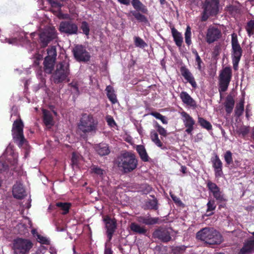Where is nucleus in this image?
I'll return each mask as SVG.
<instances>
[{
	"label": "nucleus",
	"mask_w": 254,
	"mask_h": 254,
	"mask_svg": "<svg viewBox=\"0 0 254 254\" xmlns=\"http://www.w3.org/2000/svg\"><path fill=\"white\" fill-rule=\"evenodd\" d=\"M98 122L91 114H82L77 123V131L81 137L86 139L88 134H94L98 130Z\"/></svg>",
	"instance_id": "1"
},
{
	"label": "nucleus",
	"mask_w": 254,
	"mask_h": 254,
	"mask_svg": "<svg viewBox=\"0 0 254 254\" xmlns=\"http://www.w3.org/2000/svg\"><path fill=\"white\" fill-rule=\"evenodd\" d=\"M196 238L208 245H219L223 242L221 234L211 228H204L199 231Z\"/></svg>",
	"instance_id": "2"
},
{
	"label": "nucleus",
	"mask_w": 254,
	"mask_h": 254,
	"mask_svg": "<svg viewBox=\"0 0 254 254\" xmlns=\"http://www.w3.org/2000/svg\"><path fill=\"white\" fill-rule=\"evenodd\" d=\"M33 246L30 239L22 238H17L11 243L13 254H28Z\"/></svg>",
	"instance_id": "3"
},
{
	"label": "nucleus",
	"mask_w": 254,
	"mask_h": 254,
	"mask_svg": "<svg viewBox=\"0 0 254 254\" xmlns=\"http://www.w3.org/2000/svg\"><path fill=\"white\" fill-rule=\"evenodd\" d=\"M137 165L135 156L132 153L123 154L118 160L119 167L122 168L125 172H129L135 169Z\"/></svg>",
	"instance_id": "4"
},
{
	"label": "nucleus",
	"mask_w": 254,
	"mask_h": 254,
	"mask_svg": "<svg viewBox=\"0 0 254 254\" xmlns=\"http://www.w3.org/2000/svg\"><path fill=\"white\" fill-rule=\"evenodd\" d=\"M24 125L21 119L15 121L12 125V134L14 141L19 147L27 146V141L23 134Z\"/></svg>",
	"instance_id": "5"
},
{
	"label": "nucleus",
	"mask_w": 254,
	"mask_h": 254,
	"mask_svg": "<svg viewBox=\"0 0 254 254\" xmlns=\"http://www.w3.org/2000/svg\"><path fill=\"white\" fill-rule=\"evenodd\" d=\"M219 0H205L202 4L201 21H205L210 16L216 15L219 11Z\"/></svg>",
	"instance_id": "6"
},
{
	"label": "nucleus",
	"mask_w": 254,
	"mask_h": 254,
	"mask_svg": "<svg viewBox=\"0 0 254 254\" xmlns=\"http://www.w3.org/2000/svg\"><path fill=\"white\" fill-rule=\"evenodd\" d=\"M69 73V64L65 62H61L57 65L52 75L53 81L56 83H61L66 79Z\"/></svg>",
	"instance_id": "7"
},
{
	"label": "nucleus",
	"mask_w": 254,
	"mask_h": 254,
	"mask_svg": "<svg viewBox=\"0 0 254 254\" xmlns=\"http://www.w3.org/2000/svg\"><path fill=\"white\" fill-rule=\"evenodd\" d=\"M232 58L234 70L238 69V64L242 55V49L238 42L237 35L235 33L231 35Z\"/></svg>",
	"instance_id": "8"
},
{
	"label": "nucleus",
	"mask_w": 254,
	"mask_h": 254,
	"mask_svg": "<svg viewBox=\"0 0 254 254\" xmlns=\"http://www.w3.org/2000/svg\"><path fill=\"white\" fill-rule=\"evenodd\" d=\"M232 76V69L230 67L223 68L219 75V92L226 91L228 87Z\"/></svg>",
	"instance_id": "9"
},
{
	"label": "nucleus",
	"mask_w": 254,
	"mask_h": 254,
	"mask_svg": "<svg viewBox=\"0 0 254 254\" xmlns=\"http://www.w3.org/2000/svg\"><path fill=\"white\" fill-rule=\"evenodd\" d=\"M73 53L75 59L79 62H87L90 58L89 53L82 45L76 46L73 50Z\"/></svg>",
	"instance_id": "10"
},
{
	"label": "nucleus",
	"mask_w": 254,
	"mask_h": 254,
	"mask_svg": "<svg viewBox=\"0 0 254 254\" xmlns=\"http://www.w3.org/2000/svg\"><path fill=\"white\" fill-rule=\"evenodd\" d=\"M56 37V31L54 27L48 28L40 34V41L44 47L46 46L50 41Z\"/></svg>",
	"instance_id": "11"
},
{
	"label": "nucleus",
	"mask_w": 254,
	"mask_h": 254,
	"mask_svg": "<svg viewBox=\"0 0 254 254\" xmlns=\"http://www.w3.org/2000/svg\"><path fill=\"white\" fill-rule=\"evenodd\" d=\"M207 186L209 190L216 200L220 202H224L227 200L224 194L215 183L209 181L207 184Z\"/></svg>",
	"instance_id": "12"
},
{
	"label": "nucleus",
	"mask_w": 254,
	"mask_h": 254,
	"mask_svg": "<svg viewBox=\"0 0 254 254\" xmlns=\"http://www.w3.org/2000/svg\"><path fill=\"white\" fill-rule=\"evenodd\" d=\"M59 30L61 32L73 35L77 34L78 27L71 21H62L60 24Z\"/></svg>",
	"instance_id": "13"
},
{
	"label": "nucleus",
	"mask_w": 254,
	"mask_h": 254,
	"mask_svg": "<svg viewBox=\"0 0 254 254\" xmlns=\"http://www.w3.org/2000/svg\"><path fill=\"white\" fill-rule=\"evenodd\" d=\"M254 236V232H249ZM254 252V237H251L245 240L242 248L238 254H252Z\"/></svg>",
	"instance_id": "14"
},
{
	"label": "nucleus",
	"mask_w": 254,
	"mask_h": 254,
	"mask_svg": "<svg viewBox=\"0 0 254 254\" xmlns=\"http://www.w3.org/2000/svg\"><path fill=\"white\" fill-rule=\"evenodd\" d=\"M221 36V31L217 28L210 27L207 30L206 41L211 44L219 39Z\"/></svg>",
	"instance_id": "15"
},
{
	"label": "nucleus",
	"mask_w": 254,
	"mask_h": 254,
	"mask_svg": "<svg viewBox=\"0 0 254 254\" xmlns=\"http://www.w3.org/2000/svg\"><path fill=\"white\" fill-rule=\"evenodd\" d=\"M184 124L186 127L185 131L189 134H191L194 129L195 121L187 113L183 111L181 113Z\"/></svg>",
	"instance_id": "16"
},
{
	"label": "nucleus",
	"mask_w": 254,
	"mask_h": 254,
	"mask_svg": "<svg viewBox=\"0 0 254 254\" xmlns=\"http://www.w3.org/2000/svg\"><path fill=\"white\" fill-rule=\"evenodd\" d=\"M212 167L214 169L215 176L216 178H220L223 177V172L222 171L223 164L217 155L211 158Z\"/></svg>",
	"instance_id": "17"
},
{
	"label": "nucleus",
	"mask_w": 254,
	"mask_h": 254,
	"mask_svg": "<svg viewBox=\"0 0 254 254\" xmlns=\"http://www.w3.org/2000/svg\"><path fill=\"white\" fill-rule=\"evenodd\" d=\"M104 221L105 223L107 229L108 238L109 240H111L116 228V222L114 219H111L108 216L104 218Z\"/></svg>",
	"instance_id": "18"
},
{
	"label": "nucleus",
	"mask_w": 254,
	"mask_h": 254,
	"mask_svg": "<svg viewBox=\"0 0 254 254\" xmlns=\"http://www.w3.org/2000/svg\"><path fill=\"white\" fill-rule=\"evenodd\" d=\"M153 236L154 238H158L164 242H167L170 241L171 239L169 231L164 229L155 231L153 233Z\"/></svg>",
	"instance_id": "19"
},
{
	"label": "nucleus",
	"mask_w": 254,
	"mask_h": 254,
	"mask_svg": "<svg viewBox=\"0 0 254 254\" xmlns=\"http://www.w3.org/2000/svg\"><path fill=\"white\" fill-rule=\"evenodd\" d=\"M180 71L184 78L189 82L193 87L195 88L197 86L196 83L194 80V77L189 69L185 66H183L180 68Z\"/></svg>",
	"instance_id": "20"
},
{
	"label": "nucleus",
	"mask_w": 254,
	"mask_h": 254,
	"mask_svg": "<svg viewBox=\"0 0 254 254\" xmlns=\"http://www.w3.org/2000/svg\"><path fill=\"white\" fill-rule=\"evenodd\" d=\"M12 193L17 199H22L26 195L25 190L20 183H17L13 187Z\"/></svg>",
	"instance_id": "21"
},
{
	"label": "nucleus",
	"mask_w": 254,
	"mask_h": 254,
	"mask_svg": "<svg viewBox=\"0 0 254 254\" xmlns=\"http://www.w3.org/2000/svg\"><path fill=\"white\" fill-rule=\"evenodd\" d=\"M32 226L31 220L27 217L23 219L22 222L17 225L19 233L21 235H24L28 232V228Z\"/></svg>",
	"instance_id": "22"
},
{
	"label": "nucleus",
	"mask_w": 254,
	"mask_h": 254,
	"mask_svg": "<svg viewBox=\"0 0 254 254\" xmlns=\"http://www.w3.org/2000/svg\"><path fill=\"white\" fill-rule=\"evenodd\" d=\"M42 111L44 124L47 127L51 128L54 124L53 116L49 111L43 109Z\"/></svg>",
	"instance_id": "23"
},
{
	"label": "nucleus",
	"mask_w": 254,
	"mask_h": 254,
	"mask_svg": "<svg viewBox=\"0 0 254 254\" xmlns=\"http://www.w3.org/2000/svg\"><path fill=\"white\" fill-rule=\"evenodd\" d=\"M180 97L184 104L191 107L195 106V101L187 92H182L180 93Z\"/></svg>",
	"instance_id": "24"
},
{
	"label": "nucleus",
	"mask_w": 254,
	"mask_h": 254,
	"mask_svg": "<svg viewBox=\"0 0 254 254\" xmlns=\"http://www.w3.org/2000/svg\"><path fill=\"white\" fill-rule=\"evenodd\" d=\"M150 135L151 140L156 146L162 149L164 148L163 143L159 138L158 134L155 130H152L150 131Z\"/></svg>",
	"instance_id": "25"
},
{
	"label": "nucleus",
	"mask_w": 254,
	"mask_h": 254,
	"mask_svg": "<svg viewBox=\"0 0 254 254\" xmlns=\"http://www.w3.org/2000/svg\"><path fill=\"white\" fill-rule=\"evenodd\" d=\"M171 31L176 44L178 47H181L183 41V38L181 34L175 28H172L171 29Z\"/></svg>",
	"instance_id": "26"
},
{
	"label": "nucleus",
	"mask_w": 254,
	"mask_h": 254,
	"mask_svg": "<svg viewBox=\"0 0 254 254\" xmlns=\"http://www.w3.org/2000/svg\"><path fill=\"white\" fill-rule=\"evenodd\" d=\"M55 61L45 58L44 62V70L47 73H51L54 66Z\"/></svg>",
	"instance_id": "27"
},
{
	"label": "nucleus",
	"mask_w": 254,
	"mask_h": 254,
	"mask_svg": "<svg viewBox=\"0 0 254 254\" xmlns=\"http://www.w3.org/2000/svg\"><path fill=\"white\" fill-rule=\"evenodd\" d=\"M98 153L101 156L108 155L110 153V150L108 145L106 143H100L96 147Z\"/></svg>",
	"instance_id": "28"
},
{
	"label": "nucleus",
	"mask_w": 254,
	"mask_h": 254,
	"mask_svg": "<svg viewBox=\"0 0 254 254\" xmlns=\"http://www.w3.org/2000/svg\"><path fill=\"white\" fill-rule=\"evenodd\" d=\"M130 228L133 232L139 234H144L147 232V230L144 226H141L134 222L130 224Z\"/></svg>",
	"instance_id": "29"
},
{
	"label": "nucleus",
	"mask_w": 254,
	"mask_h": 254,
	"mask_svg": "<svg viewBox=\"0 0 254 254\" xmlns=\"http://www.w3.org/2000/svg\"><path fill=\"white\" fill-rule=\"evenodd\" d=\"M106 91H107V95L109 100L113 104L117 103V99L113 88L110 85L107 86L106 88Z\"/></svg>",
	"instance_id": "30"
},
{
	"label": "nucleus",
	"mask_w": 254,
	"mask_h": 254,
	"mask_svg": "<svg viewBox=\"0 0 254 254\" xmlns=\"http://www.w3.org/2000/svg\"><path fill=\"white\" fill-rule=\"evenodd\" d=\"M136 149L141 160L143 161L147 162L148 161L149 157L143 145H137Z\"/></svg>",
	"instance_id": "31"
},
{
	"label": "nucleus",
	"mask_w": 254,
	"mask_h": 254,
	"mask_svg": "<svg viewBox=\"0 0 254 254\" xmlns=\"http://www.w3.org/2000/svg\"><path fill=\"white\" fill-rule=\"evenodd\" d=\"M234 103L235 101L233 97L231 96H227L225 103V107L226 112L228 114H230L232 112L234 106Z\"/></svg>",
	"instance_id": "32"
},
{
	"label": "nucleus",
	"mask_w": 254,
	"mask_h": 254,
	"mask_svg": "<svg viewBox=\"0 0 254 254\" xmlns=\"http://www.w3.org/2000/svg\"><path fill=\"white\" fill-rule=\"evenodd\" d=\"M131 3L133 7L137 10H139L144 13L147 12V8L139 0H132Z\"/></svg>",
	"instance_id": "33"
},
{
	"label": "nucleus",
	"mask_w": 254,
	"mask_h": 254,
	"mask_svg": "<svg viewBox=\"0 0 254 254\" xmlns=\"http://www.w3.org/2000/svg\"><path fill=\"white\" fill-rule=\"evenodd\" d=\"M158 219L154 218L145 217L143 216L138 217L137 221L141 223L146 225H152L157 223Z\"/></svg>",
	"instance_id": "34"
},
{
	"label": "nucleus",
	"mask_w": 254,
	"mask_h": 254,
	"mask_svg": "<svg viewBox=\"0 0 254 254\" xmlns=\"http://www.w3.org/2000/svg\"><path fill=\"white\" fill-rule=\"evenodd\" d=\"M198 123L199 124L200 126L207 130H210L212 129V126L211 124L203 118L198 117Z\"/></svg>",
	"instance_id": "35"
},
{
	"label": "nucleus",
	"mask_w": 254,
	"mask_h": 254,
	"mask_svg": "<svg viewBox=\"0 0 254 254\" xmlns=\"http://www.w3.org/2000/svg\"><path fill=\"white\" fill-rule=\"evenodd\" d=\"M47 56L46 58H48V59H52L56 61L57 57L56 48L55 46H52L47 49Z\"/></svg>",
	"instance_id": "36"
},
{
	"label": "nucleus",
	"mask_w": 254,
	"mask_h": 254,
	"mask_svg": "<svg viewBox=\"0 0 254 254\" xmlns=\"http://www.w3.org/2000/svg\"><path fill=\"white\" fill-rule=\"evenodd\" d=\"M56 206L61 208V209L63 210L62 214H65L68 213L69 211L70 204L66 202H58L56 203Z\"/></svg>",
	"instance_id": "37"
},
{
	"label": "nucleus",
	"mask_w": 254,
	"mask_h": 254,
	"mask_svg": "<svg viewBox=\"0 0 254 254\" xmlns=\"http://www.w3.org/2000/svg\"><path fill=\"white\" fill-rule=\"evenodd\" d=\"M146 206L149 209L157 210L158 209V201L156 198L153 197L146 202Z\"/></svg>",
	"instance_id": "38"
},
{
	"label": "nucleus",
	"mask_w": 254,
	"mask_h": 254,
	"mask_svg": "<svg viewBox=\"0 0 254 254\" xmlns=\"http://www.w3.org/2000/svg\"><path fill=\"white\" fill-rule=\"evenodd\" d=\"M246 30L250 36L254 34V19L251 20L247 23Z\"/></svg>",
	"instance_id": "39"
},
{
	"label": "nucleus",
	"mask_w": 254,
	"mask_h": 254,
	"mask_svg": "<svg viewBox=\"0 0 254 254\" xmlns=\"http://www.w3.org/2000/svg\"><path fill=\"white\" fill-rule=\"evenodd\" d=\"M130 13L135 17V18L140 22H143L144 23H147L148 22V20L147 18L142 14L139 12H136L135 11H132Z\"/></svg>",
	"instance_id": "40"
},
{
	"label": "nucleus",
	"mask_w": 254,
	"mask_h": 254,
	"mask_svg": "<svg viewBox=\"0 0 254 254\" xmlns=\"http://www.w3.org/2000/svg\"><path fill=\"white\" fill-rule=\"evenodd\" d=\"M191 28L190 26H188L185 33V42L188 46L191 44Z\"/></svg>",
	"instance_id": "41"
},
{
	"label": "nucleus",
	"mask_w": 254,
	"mask_h": 254,
	"mask_svg": "<svg viewBox=\"0 0 254 254\" xmlns=\"http://www.w3.org/2000/svg\"><path fill=\"white\" fill-rule=\"evenodd\" d=\"M244 110V102L241 101L236 106L235 109V114L237 116L242 115Z\"/></svg>",
	"instance_id": "42"
},
{
	"label": "nucleus",
	"mask_w": 254,
	"mask_h": 254,
	"mask_svg": "<svg viewBox=\"0 0 254 254\" xmlns=\"http://www.w3.org/2000/svg\"><path fill=\"white\" fill-rule=\"evenodd\" d=\"M134 44L136 47L139 48H144L147 46V44L140 37H134Z\"/></svg>",
	"instance_id": "43"
},
{
	"label": "nucleus",
	"mask_w": 254,
	"mask_h": 254,
	"mask_svg": "<svg viewBox=\"0 0 254 254\" xmlns=\"http://www.w3.org/2000/svg\"><path fill=\"white\" fill-rule=\"evenodd\" d=\"M155 127L156 128L157 132L163 137H166L167 135V130L163 127L162 126L159 125L157 122L155 123Z\"/></svg>",
	"instance_id": "44"
},
{
	"label": "nucleus",
	"mask_w": 254,
	"mask_h": 254,
	"mask_svg": "<svg viewBox=\"0 0 254 254\" xmlns=\"http://www.w3.org/2000/svg\"><path fill=\"white\" fill-rule=\"evenodd\" d=\"M224 159L227 165L233 162L232 154L230 151H227L224 154Z\"/></svg>",
	"instance_id": "45"
},
{
	"label": "nucleus",
	"mask_w": 254,
	"mask_h": 254,
	"mask_svg": "<svg viewBox=\"0 0 254 254\" xmlns=\"http://www.w3.org/2000/svg\"><path fill=\"white\" fill-rule=\"evenodd\" d=\"M92 172L94 173L95 174L101 176L103 175L104 171L101 169L100 168L97 166H93L91 169Z\"/></svg>",
	"instance_id": "46"
},
{
	"label": "nucleus",
	"mask_w": 254,
	"mask_h": 254,
	"mask_svg": "<svg viewBox=\"0 0 254 254\" xmlns=\"http://www.w3.org/2000/svg\"><path fill=\"white\" fill-rule=\"evenodd\" d=\"M207 211H211L214 210L216 208V204L215 203L214 200H210L208 201V203H207Z\"/></svg>",
	"instance_id": "47"
},
{
	"label": "nucleus",
	"mask_w": 254,
	"mask_h": 254,
	"mask_svg": "<svg viewBox=\"0 0 254 254\" xmlns=\"http://www.w3.org/2000/svg\"><path fill=\"white\" fill-rule=\"evenodd\" d=\"M81 29L84 34L88 35L89 32V28L88 23L86 21H83L81 24Z\"/></svg>",
	"instance_id": "48"
},
{
	"label": "nucleus",
	"mask_w": 254,
	"mask_h": 254,
	"mask_svg": "<svg viewBox=\"0 0 254 254\" xmlns=\"http://www.w3.org/2000/svg\"><path fill=\"white\" fill-rule=\"evenodd\" d=\"M81 158V156L76 153H73L71 161L73 165H77L78 160Z\"/></svg>",
	"instance_id": "49"
},
{
	"label": "nucleus",
	"mask_w": 254,
	"mask_h": 254,
	"mask_svg": "<svg viewBox=\"0 0 254 254\" xmlns=\"http://www.w3.org/2000/svg\"><path fill=\"white\" fill-rule=\"evenodd\" d=\"M107 122L110 127H114L116 126V123L114 120V119L111 116H107L106 118Z\"/></svg>",
	"instance_id": "50"
},
{
	"label": "nucleus",
	"mask_w": 254,
	"mask_h": 254,
	"mask_svg": "<svg viewBox=\"0 0 254 254\" xmlns=\"http://www.w3.org/2000/svg\"><path fill=\"white\" fill-rule=\"evenodd\" d=\"M249 131V128L247 127H244L239 128L238 132L240 134H242V135H245L248 133Z\"/></svg>",
	"instance_id": "51"
},
{
	"label": "nucleus",
	"mask_w": 254,
	"mask_h": 254,
	"mask_svg": "<svg viewBox=\"0 0 254 254\" xmlns=\"http://www.w3.org/2000/svg\"><path fill=\"white\" fill-rule=\"evenodd\" d=\"M37 239L40 243L43 244H46L48 242L47 240L45 238L39 234H37Z\"/></svg>",
	"instance_id": "52"
},
{
	"label": "nucleus",
	"mask_w": 254,
	"mask_h": 254,
	"mask_svg": "<svg viewBox=\"0 0 254 254\" xmlns=\"http://www.w3.org/2000/svg\"><path fill=\"white\" fill-rule=\"evenodd\" d=\"M8 168L7 164L0 161V173L5 171Z\"/></svg>",
	"instance_id": "53"
},
{
	"label": "nucleus",
	"mask_w": 254,
	"mask_h": 254,
	"mask_svg": "<svg viewBox=\"0 0 254 254\" xmlns=\"http://www.w3.org/2000/svg\"><path fill=\"white\" fill-rule=\"evenodd\" d=\"M195 60H196V62L197 65V68L199 70H201V64L202 63V60H201L200 57H197V58Z\"/></svg>",
	"instance_id": "54"
},
{
	"label": "nucleus",
	"mask_w": 254,
	"mask_h": 254,
	"mask_svg": "<svg viewBox=\"0 0 254 254\" xmlns=\"http://www.w3.org/2000/svg\"><path fill=\"white\" fill-rule=\"evenodd\" d=\"M151 115L158 120L162 118V115L158 112H152Z\"/></svg>",
	"instance_id": "55"
},
{
	"label": "nucleus",
	"mask_w": 254,
	"mask_h": 254,
	"mask_svg": "<svg viewBox=\"0 0 254 254\" xmlns=\"http://www.w3.org/2000/svg\"><path fill=\"white\" fill-rule=\"evenodd\" d=\"M118 1L123 4L128 5L130 3V0H118Z\"/></svg>",
	"instance_id": "56"
},
{
	"label": "nucleus",
	"mask_w": 254,
	"mask_h": 254,
	"mask_svg": "<svg viewBox=\"0 0 254 254\" xmlns=\"http://www.w3.org/2000/svg\"><path fill=\"white\" fill-rule=\"evenodd\" d=\"M171 196L172 198V199L175 202L177 203H180L181 201L179 198L177 197L176 196L174 195V194H171Z\"/></svg>",
	"instance_id": "57"
},
{
	"label": "nucleus",
	"mask_w": 254,
	"mask_h": 254,
	"mask_svg": "<svg viewBox=\"0 0 254 254\" xmlns=\"http://www.w3.org/2000/svg\"><path fill=\"white\" fill-rule=\"evenodd\" d=\"M6 42L10 44H15L17 43L16 39L13 38L11 39H6Z\"/></svg>",
	"instance_id": "58"
},
{
	"label": "nucleus",
	"mask_w": 254,
	"mask_h": 254,
	"mask_svg": "<svg viewBox=\"0 0 254 254\" xmlns=\"http://www.w3.org/2000/svg\"><path fill=\"white\" fill-rule=\"evenodd\" d=\"M160 121H161V122H162L163 124H168V121L166 119V118L163 116L162 115V118H161L160 119H159Z\"/></svg>",
	"instance_id": "59"
},
{
	"label": "nucleus",
	"mask_w": 254,
	"mask_h": 254,
	"mask_svg": "<svg viewBox=\"0 0 254 254\" xmlns=\"http://www.w3.org/2000/svg\"><path fill=\"white\" fill-rule=\"evenodd\" d=\"M105 254H112V252L110 249H106L105 251Z\"/></svg>",
	"instance_id": "60"
},
{
	"label": "nucleus",
	"mask_w": 254,
	"mask_h": 254,
	"mask_svg": "<svg viewBox=\"0 0 254 254\" xmlns=\"http://www.w3.org/2000/svg\"><path fill=\"white\" fill-rule=\"evenodd\" d=\"M54 13H55V14L57 15L59 17L61 18L62 17V13L60 12H56L55 11H53Z\"/></svg>",
	"instance_id": "61"
},
{
	"label": "nucleus",
	"mask_w": 254,
	"mask_h": 254,
	"mask_svg": "<svg viewBox=\"0 0 254 254\" xmlns=\"http://www.w3.org/2000/svg\"><path fill=\"white\" fill-rule=\"evenodd\" d=\"M31 232H32V234L33 235V236L34 237H37V234H38L37 232V231L35 229H33L32 231H31Z\"/></svg>",
	"instance_id": "62"
},
{
	"label": "nucleus",
	"mask_w": 254,
	"mask_h": 254,
	"mask_svg": "<svg viewBox=\"0 0 254 254\" xmlns=\"http://www.w3.org/2000/svg\"><path fill=\"white\" fill-rule=\"evenodd\" d=\"M186 170H187V168H186L185 166H182L181 167V171H182V172L184 174L186 173Z\"/></svg>",
	"instance_id": "63"
},
{
	"label": "nucleus",
	"mask_w": 254,
	"mask_h": 254,
	"mask_svg": "<svg viewBox=\"0 0 254 254\" xmlns=\"http://www.w3.org/2000/svg\"><path fill=\"white\" fill-rule=\"evenodd\" d=\"M192 53L195 55V59L197 58V57H200L198 54V53L195 50H192Z\"/></svg>",
	"instance_id": "64"
}]
</instances>
